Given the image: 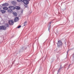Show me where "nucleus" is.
I'll return each mask as SVG.
<instances>
[{
    "label": "nucleus",
    "instance_id": "nucleus-1",
    "mask_svg": "<svg viewBox=\"0 0 74 74\" xmlns=\"http://www.w3.org/2000/svg\"><path fill=\"white\" fill-rule=\"evenodd\" d=\"M62 41L60 40H59L58 41V43H57V46L58 48H59L60 47H61L62 45Z\"/></svg>",
    "mask_w": 74,
    "mask_h": 74
},
{
    "label": "nucleus",
    "instance_id": "nucleus-18",
    "mask_svg": "<svg viewBox=\"0 0 74 74\" xmlns=\"http://www.w3.org/2000/svg\"><path fill=\"white\" fill-rule=\"evenodd\" d=\"M41 70H42V68H40L39 69V71H40Z\"/></svg>",
    "mask_w": 74,
    "mask_h": 74
},
{
    "label": "nucleus",
    "instance_id": "nucleus-4",
    "mask_svg": "<svg viewBox=\"0 0 74 74\" xmlns=\"http://www.w3.org/2000/svg\"><path fill=\"white\" fill-rule=\"evenodd\" d=\"M9 23L10 25H12L14 24V21L13 20H10L9 21Z\"/></svg>",
    "mask_w": 74,
    "mask_h": 74
},
{
    "label": "nucleus",
    "instance_id": "nucleus-8",
    "mask_svg": "<svg viewBox=\"0 0 74 74\" xmlns=\"http://www.w3.org/2000/svg\"><path fill=\"white\" fill-rule=\"evenodd\" d=\"M0 12L2 14H4V13H5L6 12V11L4 10H0Z\"/></svg>",
    "mask_w": 74,
    "mask_h": 74
},
{
    "label": "nucleus",
    "instance_id": "nucleus-2",
    "mask_svg": "<svg viewBox=\"0 0 74 74\" xmlns=\"http://www.w3.org/2000/svg\"><path fill=\"white\" fill-rule=\"evenodd\" d=\"M7 29V27H5V26L4 25H2L0 26V30H4Z\"/></svg>",
    "mask_w": 74,
    "mask_h": 74
},
{
    "label": "nucleus",
    "instance_id": "nucleus-10",
    "mask_svg": "<svg viewBox=\"0 0 74 74\" xmlns=\"http://www.w3.org/2000/svg\"><path fill=\"white\" fill-rule=\"evenodd\" d=\"M11 3L13 5H15V4H16V2H15V1H11Z\"/></svg>",
    "mask_w": 74,
    "mask_h": 74
},
{
    "label": "nucleus",
    "instance_id": "nucleus-7",
    "mask_svg": "<svg viewBox=\"0 0 74 74\" xmlns=\"http://www.w3.org/2000/svg\"><path fill=\"white\" fill-rule=\"evenodd\" d=\"M8 5H9V4L8 3H5L2 4V5L3 7H7Z\"/></svg>",
    "mask_w": 74,
    "mask_h": 74
},
{
    "label": "nucleus",
    "instance_id": "nucleus-17",
    "mask_svg": "<svg viewBox=\"0 0 74 74\" xmlns=\"http://www.w3.org/2000/svg\"><path fill=\"white\" fill-rule=\"evenodd\" d=\"M61 68H62L61 67L58 70V73H59V71H60V69H61Z\"/></svg>",
    "mask_w": 74,
    "mask_h": 74
},
{
    "label": "nucleus",
    "instance_id": "nucleus-22",
    "mask_svg": "<svg viewBox=\"0 0 74 74\" xmlns=\"http://www.w3.org/2000/svg\"><path fill=\"white\" fill-rule=\"evenodd\" d=\"M73 49H69V51H71V50H72Z\"/></svg>",
    "mask_w": 74,
    "mask_h": 74
},
{
    "label": "nucleus",
    "instance_id": "nucleus-3",
    "mask_svg": "<svg viewBox=\"0 0 74 74\" xmlns=\"http://www.w3.org/2000/svg\"><path fill=\"white\" fill-rule=\"evenodd\" d=\"M30 1V0H24V3L25 4H26V5L28 4L29 3V1Z\"/></svg>",
    "mask_w": 74,
    "mask_h": 74
},
{
    "label": "nucleus",
    "instance_id": "nucleus-9",
    "mask_svg": "<svg viewBox=\"0 0 74 74\" xmlns=\"http://www.w3.org/2000/svg\"><path fill=\"white\" fill-rule=\"evenodd\" d=\"M15 8H16V10H19L21 9V8L19 6H16Z\"/></svg>",
    "mask_w": 74,
    "mask_h": 74
},
{
    "label": "nucleus",
    "instance_id": "nucleus-5",
    "mask_svg": "<svg viewBox=\"0 0 74 74\" xmlns=\"http://www.w3.org/2000/svg\"><path fill=\"white\" fill-rule=\"evenodd\" d=\"M18 21H19V18L17 17H16L14 20V22H18Z\"/></svg>",
    "mask_w": 74,
    "mask_h": 74
},
{
    "label": "nucleus",
    "instance_id": "nucleus-11",
    "mask_svg": "<svg viewBox=\"0 0 74 74\" xmlns=\"http://www.w3.org/2000/svg\"><path fill=\"white\" fill-rule=\"evenodd\" d=\"M8 12L9 13H12V10L9 9L8 10Z\"/></svg>",
    "mask_w": 74,
    "mask_h": 74
},
{
    "label": "nucleus",
    "instance_id": "nucleus-15",
    "mask_svg": "<svg viewBox=\"0 0 74 74\" xmlns=\"http://www.w3.org/2000/svg\"><path fill=\"white\" fill-rule=\"evenodd\" d=\"M26 25H27V21H26L24 23V26H26Z\"/></svg>",
    "mask_w": 74,
    "mask_h": 74
},
{
    "label": "nucleus",
    "instance_id": "nucleus-13",
    "mask_svg": "<svg viewBox=\"0 0 74 74\" xmlns=\"http://www.w3.org/2000/svg\"><path fill=\"white\" fill-rule=\"evenodd\" d=\"M13 14L14 15V16H17V13L15 12H14L13 13Z\"/></svg>",
    "mask_w": 74,
    "mask_h": 74
},
{
    "label": "nucleus",
    "instance_id": "nucleus-23",
    "mask_svg": "<svg viewBox=\"0 0 74 74\" xmlns=\"http://www.w3.org/2000/svg\"><path fill=\"white\" fill-rule=\"evenodd\" d=\"M70 65H69L68 67V69L69 68V67H70Z\"/></svg>",
    "mask_w": 74,
    "mask_h": 74
},
{
    "label": "nucleus",
    "instance_id": "nucleus-19",
    "mask_svg": "<svg viewBox=\"0 0 74 74\" xmlns=\"http://www.w3.org/2000/svg\"><path fill=\"white\" fill-rule=\"evenodd\" d=\"M21 27V26L19 25V26H18V28H20V27Z\"/></svg>",
    "mask_w": 74,
    "mask_h": 74
},
{
    "label": "nucleus",
    "instance_id": "nucleus-27",
    "mask_svg": "<svg viewBox=\"0 0 74 74\" xmlns=\"http://www.w3.org/2000/svg\"><path fill=\"white\" fill-rule=\"evenodd\" d=\"M50 22L51 23H52V21H50Z\"/></svg>",
    "mask_w": 74,
    "mask_h": 74
},
{
    "label": "nucleus",
    "instance_id": "nucleus-24",
    "mask_svg": "<svg viewBox=\"0 0 74 74\" xmlns=\"http://www.w3.org/2000/svg\"><path fill=\"white\" fill-rule=\"evenodd\" d=\"M51 23L50 22V25H51Z\"/></svg>",
    "mask_w": 74,
    "mask_h": 74
},
{
    "label": "nucleus",
    "instance_id": "nucleus-25",
    "mask_svg": "<svg viewBox=\"0 0 74 74\" xmlns=\"http://www.w3.org/2000/svg\"><path fill=\"white\" fill-rule=\"evenodd\" d=\"M21 49H22V50H23V49H21Z\"/></svg>",
    "mask_w": 74,
    "mask_h": 74
},
{
    "label": "nucleus",
    "instance_id": "nucleus-20",
    "mask_svg": "<svg viewBox=\"0 0 74 74\" xmlns=\"http://www.w3.org/2000/svg\"><path fill=\"white\" fill-rule=\"evenodd\" d=\"M50 28H51V25H50V26H49L48 29H50Z\"/></svg>",
    "mask_w": 74,
    "mask_h": 74
},
{
    "label": "nucleus",
    "instance_id": "nucleus-16",
    "mask_svg": "<svg viewBox=\"0 0 74 74\" xmlns=\"http://www.w3.org/2000/svg\"><path fill=\"white\" fill-rule=\"evenodd\" d=\"M5 26H7L8 27H9V24H6L5 25Z\"/></svg>",
    "mask_w": 74,
    "mask_h": 74
},
{
    "label": "nucleus",
    "instance_id": "nucleus-26",
    "mask_svg": "<svg viewBox=\"0 0 74 74\" xmlns=\"http://www.w3.org/2000/svg\"><path fill=\"white\" fill-rule=\"evenodd\" d=\"M1 10V9L0 8V10Z\"/></svg>",
    "mask_w": 74,
    "mask_h": 74
},
{
    "label": "nucleus",
    "instance_id": "nucleus-14",
    "mask_svg": "<svg viewBox=\"0 0 74 74\" xmlns=\"http://www.w3.org/2000/svg\"><path fill=\"white\" fill-rule=\"evenodd\" d=\"M3 10H7L8 9V8L7 7H5L3 8Z\"/></svg>",
    "mask_w": 74,
    "mask_h": 74
},
{
    "label": "nucleus",
    "instance_id": "nucleus-28",
    "mask_svg": "<svg viewBox=\"0 0 74 74\" xmlns=\"http://www.w3.org/2000/svg\"><path fill=\"white\" fill-rule=\"evenodd\" d=\"M50 29H48V30L49 31V30Z\"/></svg>",
    "mask_w": 74,
    "mask_h": 74
},
{
    "label": "nucleus",
    "instance_id": "nucleus-12",
    "mask_svg": "<svg viewBox=\"0 0 74 74\" xmlns=\"http://www.w3.org/2000/svg\"><path fill=\"white\" fill-rule=\"evenodd\" d=\"M17 1L18 2H21V3H24V0H17Z\"/></svg>",
    "mask_w": 74,
    "mask_h": 74
},
{
    "label": "nucleus",
    "instance_id": "nucleus-21",
    "mask_svg": "<svg viewBox=\"0 0 74 74\" xmlns=\"http://www.w3.org/2000/svg\"><path fill=\"white\" fill-rule=\"evenodd\" d=\"M69 50H68V51H67V54L68 53H69Z\"/></svg>",
    "mask_w": 74,
    "mask_h": 74
},
{
    "label": "nucleus",
    "instance_id": "nucleus-6",
    "mask_svg": "<svg viewBox=\"0 0 74 74\" xmlns=\"http://www.w3.org/2000/svg\"><path fill=\"white\" fill-rule=\"evenodd\" d=\"M8 8L10 9H11V10H15V8L14 6H10L8 7Z\"/></svg>",
    "mask_w": 74,
    "mask_h": 74
}]
</instances>
